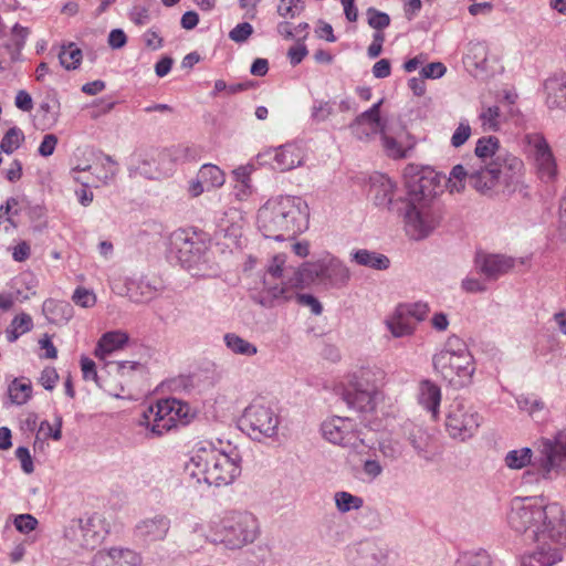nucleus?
<instances>
[{
    "label": "nucleus",
    "mask_w": 566,
    "mask_h": 566,
    "mask_svg": "<svg viewBox=\"0 0 566 566\" xmlns=\"http://www.w3.org/2000/svg\"><path fill=\"white\" fill-rule=\"evenodd\" d=\"M562 505L543 504L533 497H515L511 502L507 523L512 531L523 536L524 542L535 543L534 552L523 558L521 566H553L558 563V553L549 548L552 538H556L559 527Z\"/></svg>",
    "instance_id": "f257e3e1"
},
{
    "label": "nucleus",
    "mask_w": 566,
    "mask_h": 566,
    "mask_svg": "<svg viewBox=\"0 0 566 566\" xmlns=\"http://www.w3.org/2000/svg\"><path fill=\"white\" fill-rule=\"evenodd\" d=\"M478 164L472 166L470 186L482 195L500 190L514 191L523 180L525 166L521 158L500 146L495 136L482 137L474 149Z\"/></svg>",
    "instance_id": "f03ea898"
},
{
    "label": "nucleus",
    "mask_w": 566,
    "mask_h": 566,
    "mask_svg": "<svg viewBox=\"0 0 566 566\" xmlns=\"http://www.w3.org/2000/svg\"><path fill=\"white\" fill-rule=\"evenodd\" d=\"M406 198L403 199L402 218L407 234L415 240L428 237L439 223L436 207L439 181L431 169H418L409 165L405 169Z\"/></svg>",
    "instance_id": "7ed1b4c3"
},
{
    "label": "nucleus",
    "mask_w": 566,
    "mask_h": 566,
    "mask_svg": "<svg viewBox=\"0 0 566 566\" xmlns=\"http://www.w3.org/2000/svg\"><path fill=\"white\" fill-rule=\"evenodd\" d=\"M256 226L265 238L276 241L292 239L307 229V203L293 196L271 198L258 210Z\"/></svg>",
    "instance_id": "20e7f679"
},
{
    "label": "nucleus",
    "mask_w": 566,
    "mask_h": 566,
    "mask_svg": "<svg viewBox=\"0 0 566 566\" xmlns=\"http://www.w3.org/2000/svg\"><path fill=\"white\" fill-rule=\"evenodd\" d=\"M186 471L198 482L226 486L241 474V458L235 449L226 451L211 441H199L186 463Z\"/></svg>",
    "instance_id": "39448f33"
},
{
    "label": "nucleus",
    "mask_w": 566,
    "mask_h": 566,
    "mask_svg": "<svg viewBox=\"0 0 566 566\" xmlns=\"http://www.w3.org/2000/svg\"><path fill=\"white\" fill-rule=\"evenodd\" d=\"M211 541L227 548L239 549L253 543L259 534L258 518L248 511L230 510L209 522Z\"/></svg>",
    "instance_id": "423d86ee"
},
{
    "label": "nucleus",
    "mask_w": 566,
    "mask_h": 566,
    "mask_svg": "<svg viewBox=\"0 0 566 566\" xmlns=\"http://www.w3.org/2000/svg\"><path fill=\"white\" fill-rule=\"evenodd\" d=\"M352 277L349 268L337 256L326 254L315 262H305L294 270L293 286H308L317 283L327 289H343Z\"/></svg>",
    "instance_id": "0eeeda50"
},
{
    "label": "nucleus",
    "mask_w": 566,
    "mask_h": 566,
    "mask_svg": "<svg viewBox=\"0 0 566 566\" xmlns=\"http://www.w3.org/2000/svg\"><path fill=\"white\" fill-rule=\"evenodd\" d=\"M541 458L537 465L524 471L522 481L525 484H538L553 481L566 474V432H558L553 438L541 441Z\"/></svg>",
    "instance_id": "6e6552de"
},
{
    "label": "nucleus",
    "mask_w": 566,
    "mask_h": 566,
    "mask_svg": "<svg viewBox=\"0 0 566 566\" xmlns=\"http://www.w3.org/2000/svg\"><path fill=\"white\" fill-rule=\"evenodd\" d=\"M433 366L444 379L453 381L458 377L461 384L469 380L475 369L472 355L458 337H450L444 348L433 356Z\"/></svg>",
    "instance_id": "1a4fd4ad"
},
{
    "label": "nucleus",
    "mask_w": 566,
    "mask_h": 566,
    "mask_svg": "<svg viewBox=\"0 0 566 566\" xmlns=\"http://www.w3.org/2000/svg\"><path fill=\"white\" fill-rule=\"evenodd\" d=\"M190 407L175 398L159 400L156 405L147 407L139 424L145 426L154 436H163L180 422L186 424L189 419Z\"/></svg>",
    "instance_id": "9d476101"
},
{
    "label": "nucleus",
    "mask_w": 566,
    "mask_h": 566,
    "mask_svg": "<svg viewBox=\"0 0 566 566\" xmlns=\"http://www.w3.org/2000/svg\"><path fill=\"white\" fill-rule=\"evenodd\" d=\"M240 424L253 439L273 438L277 434L280 416L271 402L258 398L244 409Z\"/></svg>",
    "instance_id": "9b49d317"
},
{
    "label": "nucleus",
    "mask_w": 566,
    "mask_h": 566,
    "mask_svg": "<svg viewBox=\"0 0 566 566\" xmlns=\"http://www.w3.org/2000/svg\"><path fill=\"white\" fill-rule=\"evenodd\" d=\"M525 142L530 148V158L536 177L544 184H554L558 178L555 155L542 134H528Z\"/></svg>",
    "instance_id": "f8f14e48"
},
{
    "label": "nucleus",
    "mask_w": 566,
    "mask_h": 566,
    "mask_svg": "<svg viewBox=\"0 0 566 566\" xmlns=\"http://www.w3.org/2000/svg\"><path fill=\"white\" fill-rule=\"evenodd\" d=\"M481 421L482 417L473 406L454 400L448 409L446 428L451 438L465 441L476 433Z\"/></svg>",
    "instance_id": "ddd939ff"
},
{
    "label": "nucleus",
    "mask_w": 566,
    "mask_h": 566,
    "mask_svg": "<svg viewBox=\"0 0 566 566\" xmlns=\"http://www.w3.org/2000/svg\"><path fill=\"white\" fill-rule=\"evenodd\" d=\"M321 430L323 437L331 443L353 450H359L364 444L356 429V422L348 417H331L322 423Z\"/></svg>",
    "instance_id": "4468645a"
},
{
    "label": "nucleus",
    "mask_w": 566,
    "mask_h": 566,
    "mask_svg": "<svg viewBox=\"0 0 566 566\" xmlns=\"http://www.w3.org/2000/svg\"><path fill=\"white\" fill-rule=\"evenodd\" d=\"M205 243L199 237L185 229L174 231L169 239V251L182 266L191 268L200 261Z\"/></svg>",
    "instance_id": "2eb2a0df"
},
{
    "label": "nucleus",
    "mask_w": 566,
    "mask_h": 566,
    "mask_svg": "<svg viewBox=\"0 0 566 566\" xmlns=\"http://www.w3.org/2000/svg\"><path fill=\"white\" fill-rule=\"evenodd\" d=\"M65 538L74 551L94 549L102 535L92 520L72 521L65 530Z\"/></svg>",
    "instance_id": "dca6fc26"
},
{
    "label": "nucleus",
    "mask_w": 566,
    "mask_h": 566,
    "mask_svg": "<svg viewBox=\"0 0 566 566\" xmlns=\"http://www.w3.org/2000/svg\"><path fill=\"white\" fill-rule=\"evenodd\" d=\"M381 104L382 99L358 115L350 124V129L358 139L369 140L377 134L381 136L382 132L387 129L386 123L380 117Z\"/></svg>",
    "instance_id": "f3484780"
},
{
    "label": "nucleus",
    "mask_w": 566,
    "mask_h": 566,
    "mask_svg": "<svg viewBox=\"0 0 566 566\" xmlns=\"http://www.w3.org/2000/svg\"><path fill=\"white\" fill-rule=\"evenodd\" d=\"M261 158L271 164L275 170L289 171L303 164L304 151L295 144H286L264 151Z\"/></svg>",
    "instance_id": "a211bd4d"
},
{
    "label": "nucleus",
    "mask_w": 566,
    "mask_h": 566,
    "mask_svg": "<svg viewBox=\"0 0 566 566\" xmlns=\"http://www.w3.org/2000/svg\"><path fill=\"white\" fill-rule=\"evenodd\" d=\"M92 563L93 566H142V557L130 548L111 547L98 551Z\"/></svg>",
    "instance_id": "6ab92c4d"
},
{
    "label": "nucleus",
    "mask_w": 566,
    "mask_h": 566,
    "mask_svg": "<svg viewBox=\"0 0 566 566\" xmlns=\"http://www.w3.org/2000/svg\"><path fill=\"white\" fill-rule=\"evenodd\" d=\"M515 266V260L503 254L478 253L475 268L489 280H496Z\"/></svg>",
    "instance_id": "aec40b11"
},
{
    "label": "nucleus",
    "mask_w": 566,
    "mask_h": 566,
    "mask_svg": "<svg viewBox=\"0 0 566 566\" xmlns=\"http://www.w3.org/2000/svg\"><path fill=\"white\" fill-rule=\"evenodd\" d=\"M381 398V391L346 386L343 399L347 406L361 413H371Z\"/></svg>",
    "instance_id": "412c9836"
},
{
    "label": "nucleus",
    "mask_w": 566,
    "mask_h": 566,
    "mask_svg": "<svg viewBox=\"0 0 566 566\" xmlns=\"http://www.w3.org/2000/svg\"><path fill=\"white\" fill-rule=\"evenodd\" d=\"M169 528V518L158 514L139 521L135 526L134 534L138 539L145 543H153L165 539Z\"/></svg>",
    "instance_id": "4be33fe9"
},
{
    "label": "nucleus",
    "mask_w": 566,
    "mask_h": 566,
    "mask_svg": "<svg viewBox=\"0 0 566 566\" xmlns=\"http://www.w3.org/2000/svg\"><path fill=\"white\" fill-rule=\"evenodd\" d=\"M381 145L388 157L401 159L409 156L415 147V140L405 129H401L396 136H392L387 128L382 132Z\"/></svg>",
    "instance_id": "5701e85b"
},
{
    "label": "nucleus",
    "mask_w": 566,
    "mask_h": 566,
    "mask_svg": "<svg viewBox=\"0 0 566 566\" xmlns=\"http://www.w3.org/2000/svg\"><path fill=\"white\" fill-rule=\"evenodd\" d=\"M385 377V371L379 367H361L347 376L346 386L360 389L380 390V387L384 385Z\"/></svg>",
    "instance_id": "b1692460"
},
{
    "label": "nucleus",
    "mask_w": 566,
    "mask_h": 566,
    "mask_svg": "<svg viewBox=\"0 0 566 566\" xmlns=\"http://www.w3.org/2000/svg\"><path fill=\"white\" fill-rule=\"evenodd\" d=\"M395 182L382 174H376L370 178L369 193L378 207H389L395 196Z\"/></svg>",
    "instance_id": "393cba45"
},
{
    "label": "nucleus",
    "mask_w": 566,
    "mask_h": 566,
    "mask_svg": "<svg viewBox=\"0 0 566 566\" xmlns=\"http://www.w3.org/2000/svg\"><path fill=\"white\" fill-rule=\"evenodd\" d=\"M546 104L553 108H566V74H554L545 81Z\"/></svg>",
    "instance_id": "a878e982"
},
{
    "label": "nucleus",
    "mask_w": 566,
    "mask_h": 566,
    "mask_svg": "<svg viewBox=\"0 0 566 566\" xmlns=\"http://www.w3.org/2000/svg\"><path fill=\"white\" fill-rule=\"evenodd\" d=\"M401 434L409 441L419 457L431 460L429 451V436L427 432L416 423L406 421L401 426Z\"/></svg>",
    "instance_id": "bb28decb"
},
{
    "label": "nucleus",
    "mask_w": 566,
    "mask_h": 566,
    "mask_svg": "<svg viewBox=\"0 0 566 566\" xmlns=\"http://www.w3.org/2000/svg\"><path fill=\"white\" fill-rule=\"evenodd\" d=\"M419 403L427 409L431 417L437 420L441 402L440 388L430 380H423L419 385Z\"/></svg>",
    "instance_id": "cd10ccee"
},
{
    "label": "nucleus",
    "mask_w": 566,
    "mask_h": 566,
    "mask_svg": "<svg viewBox=\"0 0 566 566\" xmlns=\"http://www.w3.org/2000/svg\"><path fill=\"white\" fill-rule=\"evenodd\" d=\"M488 45L483 42L470 43L468 52L463 59L467 70L478 76L486 69L488 62Z\"/></svg>",
    "instance_id": "c85d7f7f"
},
{
    "label": "nucleus",
    "mask_w": 566,
    "mask_h": 566,
    "mask_svg": "<svg viewBox=\"0 0 566 566\" xmlns=\"http://www.w3.org/2000/svg\"><path fill=\"white\" fill-rule=\"evenodd\" d=\"M503 463L511 471H527L537 465V462H534V451L528 447L510 450L504 455Z\"/></svg>",
    "instance_id": "c756f323"
},
{
    "label": "nucleus",
    "mask_w": 566,
    "mask_h": 566,
    "mask_svg": "<svg viewBox=\"0 0 566 566\" xmlns=\"http://www.w3.org/2000/svg\"><path fill=\"white\" fill-rule=\"evenodd\" d=\"M127 342L126 333L120 331L107 332L99 338L94 355L98 359H106L108 355L123 348Z\"/></svg>",
    "instance_id": "7c9ffc66"
},
{
    "label": "nucleus",
    "mask_w": 566,
    "mask_h": 566,
    "mask_svg": "<svg viewBox=\"0 0 566 566\" xmlns=\"http://www.w3.org/2000/svg\"><path fill=\"white\" fill-rule=\"evenodd\" d=\"M387 328L395 337H405L413 334L416 327L415 322L409 318L400 304L395 308L392 314L386 319Z\"/></svg>",
    "instance_id": "2f4dec72"
},
{
    "label": "nucleus",
    "mask_w": 566,
    "mask_h": 566,
    "mask_svg": "<svg viewBox=\"0 0 566 566\" xmlns=\"http://www.w3.org/2000/svg\"><path fill=\"white\" fill-rule=\"evenodd\" d=\"M350 260L358 265L370 268L374 270H387L390 265L389 259L381 253L359 249L350 253Z\"/></svg>",
    "instance_id": "473e14b6"
},
{
    "label": "nucleus",
    "mask_w": 566,
    "mask_h": 566,
    "mask_svg": "<svg viewBox=\"0 0 566 566\" xmlns=\"http://www.w3.org/2000/svg\"><path fill=\"white\" fill-rule=\"evenodd\" d=\"M158 287L148 280H132L127 284V294L133 302L146 303L158 294Z\"/></svg>",
    "instance_id": "72a5a7b5"
},
{
    "label": "nucleus",
    "mask_w": 566,
    "mask_h": 566,
    "mask_svg": "<svg viewBox=\"0 0 566 566\" xmlns=\"http://www.w3.org/2000/svg\"><path fill=\"white\" fill-rule=\"evenodd\" d=\"M60 105L54 99L43 101L36 111V126L42 130L52 128L59 120Z\"/></svg>",
    "instance_id": "f704fd0d"
},
{
    "label": "nucleus",
    "mask_w": 566,
    "mask_h": 566,
    "mask_svg": "<svg viewBox=\"0 0 566 566\" xmlns=\"http://www.w3.org/2000/svg\"><path fill=\"white\" fill-rule=\"evenodd\" d=\"M294 279V274L287 280H273L272 277L264 276L263 277V292L266 293L261 300V304L271 305L272 301L279 297H286L289 289L294 287L291 284V280Z\"/></svg>",
    "instance_id": "c9c22d12"
},
{
    "label": "nucleus",
    "mask_w": 566,
    "mask_h": 566,
    "mask_svg": "<svg viewBox=\"0 0 566 566\" xmlns=\"http://www.w3.org/2000/svg\"><path fill=\"white\" fill-rule=\"evenodd\" d=\"M8 397L12 405H24L32 397V385L28 378H14L8 386Z\"/></svg>",
    "instance_id": "e433bc0d"
},
{
    "label": "nucleus",
    "mask_w": 566,
    "mask_h": 566,
    "mask_svg": "<svg viewBox=\"0 0 566 566\" xmlns=\"http://www.w3.org/2000/svg\"><path fill=\"white\" fill-rule=\"evenodd\" d=\"M347 559L353 566H375L376 555L371 544L364 543L347 552Z\"/></svg>",
    "instance_id": "4c0bfd02"
},
{
    "label": "nucleus",
    "mask_w": 566,
    "mask_h": 566,
    "mask_svg": "<svg viewBox=\"0 0 566 566\" xmlns=\"http://www.w3.org/2000/svg\"><path fill=\"white\" fill-rule=\"evenodd\" d=\"M223 340L227 348L235 355L252 357L258 353V347L254 344L235 333H227L223 336Z\"/></svg>",
    "instance_id": "58836bf2"
},
{
    "label": "nucleus",
    "mask_w": 566,
    "mask_h": 566,
    "mask_svg": "<svg viewBox=\"0 0 566 566\" xmlns=\"http://www.w3.org/2000/svg\"><path fill=\"white\" fill-rule=\"evenodd\" d=\"M244 219L242 212L237 208H230L219 220V228L228 235L239 237Z\"/></svg>",
    "instance_id": "ea45409f"
},
{
    "label": "nucleus",
    "mask_w": 566,
    "mask_h": 566,
    "mask_svg": "<svg viewBox=\"0 0 566 566\" xmlns=\"http://www.w3.org/2000/svg\"><path fill=\"white\" fill-rule=\"evenodd\" d=\"M198 176L205 182L206 190L220 188L226 182L224 172L216 165L205 164L200 167Z\"/></svg>",
    "instance_id": "a19ab883"
},
{
    "label": "nucleus",
    "mask_w": 566,
    "mask_h": 566,
    "mask_svg": "<svg viewBox=\"0 0 566 566\" xmlns=\"http://www.w3.org/2000/svg\"><path fill=\"white\" fill-rule=\"evenodd\" d=\"M43 312L53 322L61 319L69 321L73 314V310L69 303L54 300H46L43 303Z\"/></svg>",
    "instance_id": "79ce46f5"
},
{
    "label": "nucleus",
    "mask_w": 566,
    "mask_h": 566,
    "mask_svg": "<svg viewBox=\"0 0 566 566\" xmlns=\"http://www.w3.org/2000/svg\"><path fill=\"white\" fill-rule=\"evenodd\" d=\"M91 170V175L93 176L97 187L99 185H106L117 172L115 161L109 156H105L99 165L92 166Z\"/></svg>",
    "instance_id": "37998d69"
},
{
    "label": "nucleus",
    "mask_w": 566,
    "mask_h": 566,
    "mask_svg": "<svg viewBox=\"0 0 566 566\" xmlns=\"http://www.w3.org/2000/svg\"><path fill=\"white\" fill-rule=\"evenodd\" d=\"M479 120L484 132H496L501 126V113L496 105H482L479 113Z\"/></svg>",
    "instance_id": "c03bdc74"
},
{
    "label": "nucleus",
    "mask_w": 566,
    "mask_h": 566,
    "mask_svg": "<svg viewBox=\"0 0 566 566\" xmlns=\"http://www.w3.org/2000/svg\"><path fill=\"white\" fill-rule=\"evenodd\" d=\"M472 167L470 169H465L462 165H457L450 171V176L448 179L447 187L450 192H461L465 188V181L470 182Z\"/></svg>",
    "instance_id": "a18cd8bd"
},
{
    "label": "nucleus",
    "mask_w": 566,
    "mask_h": 566,
    "mask_svg": "<svg viewBox=\"0 0 566 566\" xmlns=\"http://www.w3.org/2000/svg\"><path fill=\"white\" fill-rule=\"evenodd\" d=\"M334 501L336 509L340 513L359 510L364 504L361 497L353 495L346 491L336 492L334 495Z\"/></svg>",
    "instance_id": "49530a36"
},
{
    "label": "nucleus",
    "mask_w": 566,
    "mask_h": 566,
    "mask_svg": "<svg viewBox=\"0 0 566 566\" xmlns=\"http://www.w3.org/2000/svg\"><path fill=\"white\" fill-rule=\"evenodd\" d=\"M59 60L63 67L66 70L76 69L82 61V51L70 43L67 46H63L59 52Z\"/></svg>",
    "instance_id": "de8ad7c7"
},
{
    "label": "nucleus",
    "mask_w": 566,
    "mask_h": 566,
    "mask_svg": "<svg viewBox=\"0 0 566 566\" xmlns=\"http://www.w3.org/2000/svg\"><path fill=\"white\" fill-rule=\"evenodd\" d=\"M24 140L23 132L18 127H11L3 136L0 148L6 154H12Z\"/></svg>",
    "instance_id": "09e8293b"
},
{
    "label": "nucleus",
    "mask_w": 566,
    "mask_h": 566,
    "mask_svg": "<svg viewBox=\"0 0 566 566\" xmlns=\"http://www.w3.org/2000/svg\"><path fill=\"white\" fill-rule=\"evenodd\" d=\"M286 256L284 254H276L272 258L268 265L264 276L272 277L273 280H287V270L285 269Z\"/></svg>",
    "instance_id": "8fccbe9b"
},
{
    "label": "nucleus",
    "mask_w": 566,
    "mask_h": 566,
    "mask_svg": "<svg viewBox=\"0 0 566 566\" xmlns=\"http://www.w3.org/2000/svg\"><path fill=\"white\" fill-rule=\"evenodd\" d=\"M516 403L521 410L526 411L533 418L544 410V402L533 395L517 397Z\"/></svg>",
    "instance_id": "3c124183"
},
{
    "label": "nucleus",
    "mask_w": 566,
    "mask_h": 566,
    "mask_svg": "<svg viewBox=\"0 0 566 566\" xmlns=\"http://www.w3.org/2000/svg\"><path fill=\"white\" fill-rule=\"evenodd\" d=\"M334 113L333 104L328 101L316 99L311 108V118L315 123L325 122Z\"/></svg>",
    "instance_id": "603ef678"
},
{
    "label": "nucleus",
    "mask_w": 566,
    "mask_h": 566,
    "mask_svg": "<svg viewBox=\"0 0 566 566\" xmlns=\"http://www.w3.org/2000/svg\"><path fill=\"white\" fill-rule=\"evenodd\" d=\"M400 306L409 316V318L415 322V326L417 325L418 322L423 321L429 313L428 304L422 302L402 303L400 304Z\"/></svg>",
    "instance_id": "864d4df0"
},
{
    "label": "nucleus",
    "mask_w": 566,
    "mask_h": 566,
    "mask_svg": "<svg viewBox=\"0 0 566 566\" xmlns=\"http://www.w3.org/2000/svg\"><path fill=\"white\" fill-rule=\"evenodd\" d=\"M457 566H491V558L485 552L464 553L457 560Z\"/></svg>",
    "instance_id": "5fc2aeb1"
},
{
    "label": "nucleus",
    "mask_w": 566,
    "mask_h": 566,
    "mask_svg": "<svg viewBox=\"0 0 566 566\" xmlns=\"http://www.w3.org/2000/svg\"><path fill=\"white\" fill-rule=\"evenodd\" d=\"M304 10L302 0H280L277 13L283 18H295Z\"/></svg>",
    "instance_id": "6e6d98bb"
},
{
    "label": "nucleus",
    "mask_w": 566,
    "mask_h": 566,
    "mask_svg": "<svg viewBox=\"0 0 566 566\" xmlns=\"http://www.w3.org/2000/svg\"><path fill=\"white\" fill-rule=\"evenodd\" d=\"M72 301L83 308H91L96 304L97 298L93 291L77 287L72 295Z\"/></svg>",
    "instance_id": "4d7b16f0"
},
{
    "label": "nucleus",
    "mask_w": 566,
    "mask_h": 566,
    "mask_svg": "<svg viewBox=\"0 0 566 566\" xmlns=\"http://www.w3.org/2000/svg\"><path fill=\"white\" fill-rule=\"evenodd\" d=\"M380 451L386 458L395 460L403 454V446L399 440L388 438L380 443Z\"/></svg>",
    "instance_id": "13d9d810"
},
{
    "label": "nucleus",
    "mask_w": 566,
    "mask_h": 566,
    "mask_svg": "<svg viewBox=\"0 0 566 566\" xmlns=\"http://www.w3.org/2000/svg\"><path fill=\"white\" fill-rule=\"evenodd\" d=\"M368 24L375 29L382 31L390 24V18L387 13L378 11L374 8L367 10Z\"/></svg>",
    "instance_id": "bf43d9fd"
},
{
    "label": "nucleus",
    "mask_w": 566,
    "mask_h": 566,
    "mask_svg": "<svg viewBox=\"0 0 566 566\" xmlns=\"http://www.w3.org/2000/svg\"><path fill=\"white\" fill-rule=\"evenodd\" d=\"M556 533H559L560 536L556 538H552L549 548H556L558 553V562L562 560L563 555V548L566 546V518H565V511L562 507V518H560V525L559 527H556Z\"/></svg>",
    "instance_id": "052dcab7"
},
{
    "label": "nucleus",
    "mask_w": 566,
    "mask_h": 566,
    "mask_svg": "<svg viewBox=\"0 0 566 566\" xmlns=\"http://www.w3.org/2000/svg\"><path fill=\"white\" fill-rule=\"evenodd\" d=\"M253 33V28L248 22H242L235 25L229 33V38L237 42L241 43L249 39V36Z\"/></svg>",
    "instance_id": "680f3d73"
},
{
    "label": "nucleus",
    "mask_w": 566,
    "mask_h": 566,
    "mask_svg": "<svg viewBox=\"0 0 566 566\" xmlns=\"http://www.w3.org/2000/svg\"><path fill=\"white\" fill-rule=\"evenodd\" d=\"M471 136V127L467 120L460 122L451 137V144L454 147L462 146Z\"/></svg>",
    "instance_id": "e2e57ef3"
},
{
    "label": "nucleus",
    "mask_w": 566,
    "mask_h": 566,
    "mask_svg": "<svg viewBox=\"0 0 566 566\" xmlns=\"http://www.w3.org/2000/svg\"><path fill=\"white\" fill-rule=\"evenodd\" d=\"M36 525H38V520L30 514H21L14 518L15 528L19 532L24 533V534H28V533L32 532L33 530H35Z\"/></svg>",
    "instance_id": "0e129e2a"
},
{
    "label": "nucleus",
    "mask_w": 566,
    "mask_h": 566,
    "mask_svg": "<svg viewBox=\"0 0 566 566\" xmlns=\"http://www.w3.org/2000/svg\"><path fill=\"white\" fill-rule=\"evenodd\" d=\"M57 143H59V139H57L56 135L45 134L39 148H38L39 155L42 157H50L51 155H53Z\"/></svg>",
    "instance_id": "69168bd1"
},
{
    "label": "nucleus",
    "mask_w": 566,
    "mask_h": 566,
    "mask_svg": "<svg viewBox=\"0 0 566 566\" xmlns=\"http://www.w3.org/2000/svg\"><path fill=\"white\" fill-rule=\"evenodd\" d=\"M15 457L21 463L24 473L31 474L34 471L33 461L30 451L25 447H19L15 450Z\"/></svg>",
    "instance_id": "338daca9"
},
{
    "label": "nucleus",
    "mask_w": 566,
    "mask_h": 566,
    "mask_svg": "<svg viewBox=\"0 0 566 566\" xmlns=\"http://www.w3.org/2000/svg\"><path fill=\"white\" fill-rule=\"evenodd\" d=\"M10 327L15 328L21 334L28 333L33 327L32 317L27 313H21L12 319Z\"/></svg>",
    "instance_id": "774afa93"
}]
</instances>
